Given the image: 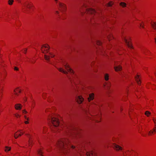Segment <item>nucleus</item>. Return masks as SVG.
Wrapping results in <instances>:
<instances>
[{
  "label": "nucleus",
  "mask_w": 156,
  "mask_h": 156,
  "mask_svg": "<svg viewBox=\"0 0 156 156\" xmlns=\"http://www.w3.org/2000/svg\"><path fill=\"white\" fill-rule=\"evenodd\" d=\"M59 116L56 114L49 115L48 119L50 120L52 126L50 127L51 131L53 133L60 132L62 130L61 127H58L60 123Z\"/></svg>",
  "instance_id": "f257e3e1"
},
{
  "label": "nucleus",
  "mask_w": 156,
  "mask_h": 156,
  "mask_svg": "<svg viewBox=\"0 0 156 156\" xmlns=\"http://www.w3.org/2000/svg\"><path fill=\"white\" fill-rule=\"evenodd\" d=\"M57 145L62 153L66 154L69 152L70 145H69V141L67 139H60L57 142Z\"/></svg>",
  "instance_id": "f03ea898"
},
{
  "label": "nucleus",
  "mask_w": 156,
  "mask_h": 156,
  "mask_svg": "<svg viewBox=\"0 0 156 156\" xmlns=\"http://www.w3.org/2000/svg\"><path fill=\"white\" fill-rule=\"evenodd\" d=\"M65 67L67 71L65 70L62 68L58 69V70L65 74L70 73L72 75V77L73 78V80H71L72 82H73L75 84H76V82L79 80L77 76L75 74L73 71L70 68L68 64H66L65 65Z\"/></svg>",
  "instance_id": "7ed1b4c3"
},
{
  "label": "nucleus",
  "mask_w": 156,
  "mask_h": 156,
  "mask_svg": "<svg viewBox=\"0 0 156 156\" xmlns=\"http://www.w3.org/2000/svg\"><path fill=\"white\" fill-rule=\"evenodd\" d=\"M49 49V46L48 44H44L41 48V52L46 54L44 55V58L47 61H48L50 58H53L55 56V55L52 53H48Z\"/></svg>",
  "instance_id": "20e7f679"
},
{
  "label": "nucleus",
  "mask_w": 156,
  "mask_h": 156,
  "mask_svg": "<svg viewBox=\"0 0 156 156\" xmlns=\"http://www.w3.org/2000/svg\"><path fill=\"white\" fill-rule=\"evenodd\" d=\"M25 7L31 10H33L34 8V6L32 2H26L24 5V7L22 8L23 11L25 13H28L29 11L24 8Z\"/></svg>",
  "instance_id": "39448f33"
},
{
  "label": "nucleus",
  "mask_w": 156,
  "mask_h": 156,
  "mask_svg": "<svg viewBox=\"0 0 156 156\" xmlns=\"http://www.w3.org/2000/svg\"><path fill=\"white\" fill-rule=\"evenodd\" d=\"M27 136L29 138V140L28 141V145H26L23 146V147L25 148H28V151L29 150L30 151V149H31L33 145L34 141L32 139V136L31 135L29 134H27ZM28 151H26L27 153Z\"/></svg>",
  "instance_id": "423d86ee"
},
{
  "label": "nucleus",
  "mask_w": 156,
  "mask_h": 156,
  "mask_svg": "<svg viewBox=\"0 0 156 156\" xmlns=\"http://www.w3.org/2000/svg\"><path fill=\"white\" fill-rule=\"evenodd\" d=\"M91 117H89V119L90 120H94L96 122H98L101 121V114H100L98 115L95 116L90 115Z\"/></svg>",
  "instance_id": "0eeeda50"
},
{
  "label": "nucleus",
  "mask_w": 156,
  "mask_h": 156,
  "mask_svg": "<svg viewBox=\"0 0 156 156\" xmlns=\"http://www.w3.org/2000/svg\"><path fill=\"white\" fill-rule=\"evenodd\" d=\"M25 133V131L23 130H20L17 131L14 134V137L17 139L19 137L21 136Z\"/></svg>",
  "instance_id": "6e6552de"
},
{
  "label": "nucleus",
  "mask_w": 156,
  "mask_h": 156,
  "mask_svg": "<svg viewBox=\"0 0 156 156\" xmlns=\"http://www.w3.org/2000/svg\"><path fill=\"white\" fill-rule=\"evenodd\" d=\"M135 152L133 150H128L123 153L122 156H135Z\"/></svg>",
  "instance_id": "1a4fd4ad"
},
{
  "label": "nucleus",
  "mask_w": 156,
  "mask_h": 156,
  "mask_svg": "<svg viewBox=\"0 0 156 156\" xmlns=\"http://www.w3.org/2000/svg\"><path fill=\"white\" fill-rule=\"evenodd\" d=\"M124 40L128 47L130 49H132L133 47L130 38L129 37H125Z\"/></svg>",
  "instance_id": "9d476101"
},
{
  "label": "nucleus",
  "mask_w": 156,
  "mask_h": 156,
  "mask_svg": "<svg viewBox=\"0 0 156 156\" xmlns=\"http://www.w3.org/2000/svg\"><path fill=\"white\" fill-rule=\"evenodd\" d=\"M56 109V108L55 107H48L46 109L45 112L46 113L49 112L51 113V114L49 115H55V114L54 113Z\"/></svg>",
  "instance_id": "9b49d317"
},
{
  "label": "nucleus",
  "mask_w": 156,
  "mask_h": 156,
  "mask_svg": "<svg viewBox=\"0 0 156 156\" xmlns=\"http://www.w3.org/2000/svg\"><path fill=\"white\" fill-rule=\"evenodd\" d=\"M83 153L84 154L86 153L87 156H97L96 153L94 151L87 152L86 153L85 150H83Z\"/></svg>",
  "instance_id": "f8f14e48"
},
{
  "label": "nucleus",
  "mask_w": 156,
  "mask_h": 156,
  "mask_svg": "<svg viewBox=\"0 0 156 156\" xmlns=\"http://www.w3.org/2000/svg\"><path fill=\"white\" fill-rule=\"evenodd\" d=\"M59 10L62 12H65L66 10V6L65 4L63 3L59 2Z\"/></svg>",
  "instance_id": "ddd939ff"
},
{
  "label": "nucleus",
  "mask_w": 156,
  "mask_h": 156,
  "mask_svg": "<svg viewBox=\"0 0 156 156\" xmlns=\"http://www.w3.org/2000/svg\"><path fill=\"white\" fill-rule=\"evenodd\" d=\"M113 147L116 151H121L122 150V146L115 143H114L113 144Z\"/></svg>",
  "instance_id": "4468645a"
},
{
  "label": "nucleus",
  "mask_w": 156,
  "mask_h": 156,
  "mask_svg": "<svg viewBox=\"0 0 156 156\" xmlns=\"http://www.w3.org/2000/svg\"><path fill=\"white\" fill-rule=\"evenodd\" d=\"M14 92L15 95L18 96L21 92V90L20 87L16 88L14 89Z\"/></svg>",
  "instance_id": "2eb2a0df"
},
{
  "label": "nucleus",
  "mask_w": 156,
  "mask_h": 156,
  "mask_svg": "<svg viewBox=\"0 0 156 156\" xmlns=\"http://www.w3.org/2000/svg\"><path fill=\"white\" fill-rule=\"evenodd\" d=\"M76 101L79 104H81L84 101V98L82 96H78L76 98Z\"/></svg>",
  "instance_id": "dca6fc26"
},
{
  "label": "nucleus",
  "mask_w": 156,
  "mask_h": 156,
  "mask_svg": "<svg viewBox=\"0 0 156 156\" xmlns=\"http://www.w3.org/2000/svg\"><path fill=\"white\" fill-rule=\"evenodd\" d=\"M156 133V127H154L148 132V135L149 136H152L154 135Z\"/></svg>",
  "instance_id": "f3484780"
},
{
  "label": "nucleus",
  "mask_w": 156,
  "mask_h": 156,
  "mask_svg": "<svg viewBox=\"0 0 156 156\" xmlns=\"http://www.w3.org/2000/svg\"><path fill=\"white\" fill-rule=\"evenodd\" d=\"M23 105L17 103L14 105V108L16 110L20 111L21 110Z\"/></svg>",
  "instance_id": "a211bd4d"
},
{
  "label": "nucleus",
  "mask_w": 156,
  "mask_h": 156,
  "mask_svg": "<svg viewBox=\"0 0 156 156\" xmlns=\"http://www.w3.org/2000/svg\"><path fill=\"white\" fill-rule=\"evenodd\" d=\"M94 93H91L89 94V97L87 98L88 101L89 102L94 100Z\"/></svg>",
  "instance_id": "6ab92c4d"
},
{
  "label": "nucleus",
  "mask_w": 156,
  "mask_h": 156,
  "mask_svg": "<svg viewBox=\"0 0 156 156\" xmlns=\"http://www.w3.org/2000/svg\"><path fill=\"white\" fill-rule=\"evenodd\" d=\"M86 12L87 14H93L95 13V11L94 9L89 8L87 9Z\"/></svg>",
  "instance_id": "aec40b11"
},
{
  "label": "nucleus",
  "mask_w": 156,
  "mask_h": 156,
  "mask_svg": "<svg viewBox=\"0 0 156 156\" xmlns=\"http://www.w3.org/2000/svg\"><path fill=\"white\" fill-rule=\"evenodd\" d=\"M140 78L141 77L138 74H137L135 77L136 81L137 84L139 85L141 83Z\"/></svg>",
  "instance_id": "412c9836"
},
{
  "label": "nucleus",
  "mask_w": 156,
  "mask_h": 156,
  "mask_svg": "<svg viewBox=\"0 0 156 156\" xmlns=\"http://www.w3.org/2000/svg\"><path fill=\"white\" fill-rule=\"evenodd\" d=\"M114 68L116 71H121L122 69V66L120 65L115 66Z\"/></svg>",
  "instance_id": "4be33fe9"
},
{
  "label": "nucleus",
  "mask_w": 156,
  "mask_h": 156,
  "mask_svg": "<svg viewBox=\"0 0 156 156\" xmlns=\"http://www.w3.org/2000/svg\"><path fill=\"white\" fill-rule=\"evenodd\" d=\"M24 118L26 120L25 121L24 123L26 124H27L29 123L30 118L29 117H27L26 115H24Z\"/></svg>",
  "instance_id": "5701e85b"
},
{
  "label": "nucleus",
  "mask_w": 156,
  "mask_h": 156,
  "mask_svg": "<svg viewBox=\"0 0 156 156\" xmlns=\"http://www.w3.org/2000/svg\"><path fill=\"white\" fill-rule=\"evenodd\" d=\"M73 130L74 131L72 132H73V133H74V134H72V135L73 136V137H74L75 136H74L75 135L76 136L77 135H78V129L77 128H75L73 129Z\"/></svg>",
  "instance_id": "b1692460"
},
{
  "label": "nucleus",
  "mask_w": 156,
  "mask_h": 156,
  "mask_svg": "<svg viewBox=\"0 0 156 156\" xmlns=\"http://www.w3.org/2000/svg\"><path fill=\"white\" fill-rule=\"evenodd\" d=\"M151 23L152 28L154 30L156 29V22L151 21Z\"/></svg>",
  "instance_id": "393cba45"
},
{
  "label": "nucleus",
  "mask_w": 156,
  "mask_h": 156,
  "mask_svg": "<svg viewBox=\"0 0 156 156\" xmlns=\"http://www.w3.org/2000/svg\"><path fill=\"white\" fill-rule=\"evenodd\" d=\"M104 85L105 87L109 88L111 86V83L110 82H105L104 83Z\"/></svg>",
  "instance_id": "a878e982"
},
{
  "label": "nucleus",
  "mask_w": 156,
  "mask_h": 156,
  "mask_svg": "<svg viewBox=\"0 0 156 156\" xmlns=\"http://www.w3.org/2000/svg\"><path fill=\"white\" fill-rule=\"evenodd\" d=\"M76 150L78 152L80 153L81 155H83V154H82V150L80 149L78 146H77L76 148Z\"/></svg>",
  "instance_id": "bb28decb"
},
{
  "label": "nucleus",
  "mask_w": 156,
  "mask_h": 156,
  "mask_svg": "<svg viewBox=\"0 0 156 156\" xmlns=\"http://www.w3.org/2000/svg\"><path fill=\"white\" fill-rule=\"evenodd\" d=\"M104 77L105 80L108 81L109 79V75L108 73L105 74Z\"/></svg>",
  "instance_id": "cd10ccee"
},
{
  "label": "nucleus",
  "mask_w": 156,
  "mask_h": 156,
  "mask_svg": "<svg viewBox=\"0 0 156 156\" xmlns=\"http://www.w3.org/2000/svg\"><path fill=\"white\" fill-rule=\"evenodd\" d=\"M143 53L146 55H150L151 53L150 51L148 49H145Z\"/></svg>",
  "instance_id": "c85d7f7f"
},
{
  "label": "nucleus",
  "mask_w": 156,
  "mask_h": 156,
  "mask_svg": "<svg viewBox=\"0 0 156 156\" xmlns=\"http://www.w3.org/2000/svg\"><path fill=\"white\" fill-rule=\"evenodd\" d=\"M13 115L15 117L17 118H20L21 117V115L18 112L14 113Z\"/></svg>",
  "instance_id": "c756f323"
},
{
  "label": "nucleus",
  "mask_w": 156,
  "mask_h": 156,
  "mask_svg": "<svg viewBox=\"0 0 156 156\" xmlns=\"http://www.w3.org/2000/svg\"><path fill=\"white\" fill-rule=\"evenodd\" d=\"M48 130V128L46 127H44L43 129V131H42V133L44 134L46 133Z\"/></svg>",
  "instance_id": "7c9ffc66"
},
{
  "label": "nucleus",
  "mask_w": 156,
  "mask_h": 156,
  "mask_svg": "<svg viewBox=\"0 0 156 156\" xmlns=\"http://www.w3.org/2000/svg\"><path fill=\"white\" fill-rule=\"evenodd\" d=\"M154 101L153 100H151L149 101L148 103V106H152L153 105Z\"/></svg>",
  "instance_id": "2f4dec72"
},
{
  "label": "nucleus",
  "mask_w": 156,
  "mask_h": 156,
  "mask_svg": "<svg viewBox=\"0 0 156 156\" xmlns=\"http://www.w3.org/2000/svg\"><path fill=\"white\" fill-rule=\"evenodd\" d=\"M119 5L123 8L126 7V3L124 2H121L119 3Z\"/></svg>",
  "instance_id": "473e14b6"
},
{
  "label": "nucleus",
  "mask_w": 156,
  "mask_h": 156,
  "mask_svg": "<svg viewBox=\"0 0 156 156\" xmlns=\"http://www.w3.org/2000/svg\"><path fill=\"white\" fill-rule=\"evenodd\" d=\"M38 154L40 156H44L43 155V152L42 150V149L41 148L38 151Z\"/></svg>",
  "instance_id": "72a5a7b5"
},
{
  "label": "nucleus",
  "mask_w": 156,
  "mask_h": 156,
  "mask_svg": "<svg viewBox=\"0 0 156 156\" xmlns=\"http://www.w3.org/2000/svg\"><path fill=\"white\" fill-rule=\"evenodd\" d=\"M14 2V0H8V3L9 5H13Z\"/></svg>",
  "instance_id": "f704fd0d"
},
{
  "label": "nucleus",
  "mask_w": 156,
  "mask_h": 156,
  "mask_svg": "<svg viewBox=\"0 0 156 156\" xmlns=\"http://www.w3.org/2000/svg\"><path fill=\"white\" fill-rule=\"evenodd\" d=\"M11 150V147H9L8 146H6L5 147V151L6 152H8L9 151Z\"/></svg>",
  "instance_id": "c9c22d12"
},
{
  "label": "nucleus",
  "mask_w": 156,
  "mask_h": 156,
  "mask_svg": "<svg viewBox=\"0 0 156 156\" xmlns=\"http://www.w3.org/2000/svg\"><path fill=\"white\" fill-rule=\"evenodd\" d=\"M145 114L147 117H149L151 115V113L149 111H146L145 112Z\"/></svg>",
  "instance_id": "e433bc0d"
},
{
  "label": "nucleus",
  "mask_w": 156,
  "mask_h": 156,
  "mask_svg": "<svg viewBox=\"0 0 156 156\" xmlns=\"http://www.w3.org/2000/svg\"><path fill=\"white\" fill-rule=\"evenodd\" d=\"M108 38L109 40V41H110L113 38V36L112 34H110L108 36Z\"/></svg>",
  "instance_id": "4c0bfd02"
},
{
  "label": "nucleus",
  "mask_w": 156,
  "mask_h": 156,
  "mask_svg": "<svg viewBox=\"0 0 156 156\" xmlns=\"http://www.w3.org/2000/svg\"><path fill=\"white\" fill-rule=\"evenodd\" d=\"M31 107L33 108L35 107V101L34 100H33L31 102Z\"/></svg>",
  "instance_id": "58836bf2"
},
{
  "label": "nucleus",
  "mask_w": 156,
  "mask_h": 156,
  "mask_svg": "<svg viewBox=\"0 0 156 156\" xmlns=\"http://www.w3.org/2000/svg\"><path fill=\"white\" fill-rule=\"evenodd\" d=\"M113 2L112 1H110L107 4V6H111L113 4Z\"/></svg>",
  "instance_id": "ea45409f"
},
{
  "label": "nucleus",
  "mask_w": 156,
  "mask_h": 156,
  "mask_svg": "<svg viewBox=\"0 0 156 156\" xmlns=\"http://www.w3.org/2000/svg\"><path fill=\"white\" fill-rule=\"evenodd\" d=\"M22 112L23 114L24 115L28 113L27 112L25 109L23 110H22Z\"/></svg>",
  "instance_id": "a19ab883"
},
{
  "label": "nucleus",
  "mask_w": 156,
  "mask_h": 156,
  "mask_svg": "<svg viewBox=\"0 0 156 156\" xmlns=\"http://www.w3.org/2000/svg\"><path fill=\"white\" fill-rule=\"evenodd\" d=\"M47 94L45 93H43L42 95V97L44 99H46L47 97Z\"/></svg>",
  "instance_id": "79ce46f5"
},
{
  "label": "nucleus",
  "mask_w": 156,
  "mask_h": 156,
  "mask_svg": "<svg viewBox=\"0 0 156 156\" xmlns=\"http://www.w3.org/2000/svg\"><path fill=\"white\" fill-rule=\"evenodd\" d=\"M140 26L141 27L144 28V25L143 22H142L140 24Z\"/></svg>",
  "instance_id": "37998d69"
},
{
  "label": "nucleus",
  "mask_w": 156,
  "mask_h": 156,
  "mask_svg": "<svg viewBox=\"0 0 156 156\" xmlns=\"http://www.w3.org/2000/svg\"><path fill=\"white\" fill-rule=\"evenodd\" d=\"M97 44L98 45H100L102 44V42L98 40L96 42Z\"/></svg>",
  "instance_id": "c03bdc74"
},
{
  "label": "nucleus",
  "mask_w": 156,
  "mask_h": 156,
  "mask_svg": "<svg viewBox=\"0 0 156 156\" xmlns=\"http://www.w3.org/2000/svg\"><path fill=\"white\" fill-rule=\"evenodd\" d=\"M153 122H154V127H156V119L154 118L153 119Z\"/></svg>",
  "instance_id": "a18cd8bd"
},
{
  "label": "nucleus",
  "mask_w": 156,
  "mask_h": 156,
  "mask_svg": "<svg viewBox=\"0 0 156 156\" xmlns=\"http://www.w3.org/2000/svg\"><path fill=\"white\" fill-rule=\"evenodd\" d=\"M27 51V49L25 48L22 51H23V53L25 54L26 53Z\"/></svg>",
  "instance_id": "49530a36"
},
{
  "label": "nucleus",
  "mask_w": 156,
  "mask_h": 156,
  "mask_svg": "<svg viewBox=\"0 0 156 156\" xmlns=\"http://www.w3.org/2000/svg\"><path fill=\"white\" fill-rule=\"evenodd\" d=\"M14 70L15 71H18L19 70V69L17 67H15L14 68Z\"/></svg>",
  "instance_id": "de8ad7c7"
},
{
  "label": "nucleus",
  "mask_w": 156,
  "mask_h": 156,
  "mask_svg": "<svg viewBox=\"0 0 156 156\" xmlns=\"http://www.w3.org/2000/svg\"><path fill=\"white\" fill-rule=\"evenodd\" d=\"M71 148H72V149H74V148H75V146H74L72 145V146H71Z\"/></svg>",
  "instance_id": "09e8293b"
},
{
  "label": "nucleus",
  "mask_w": 156,
  "mask_h": 156,
  "mask_svg": "<svg viewBox=\"0 0 156 156\" xmlns=\"http://www.w3.org/2000/svg\"><path fill=\"white\" fill-rule=\"evenodd\" d=\"M21 25V23H19V25H16V26L17 27H20Z\"/></svg>",
  "instance_id": "8fccbe9b"
},
{
  "label": "nucleus",
  "mask_w": 156,
  "mask_h": 156,
  "mask_svg": "<svg viewBox=\"0 0 156 156\" xmlns=\"http://www.w3.org/2000/svg\"><path fill=\"white\" fill-rule=\"evenodd\" d=\"M151 85V83H148L146 85V87L147 88H149V86H148V85Z\"/></svg>",
  "instance_id": "3c124183"
},
{
  "label": "nucleus",
  "mask_w": 156,
  "mask_h": 156,
  "mask_svg": "<svg viewBox=\"0 0 156 156\" xmlns=\"http://www.w3.org/2000/svg\"><path fill=\"white\" fill-rule=\"evenodd\" d=\"M59 13V12L58 11H56L55 12V14H58Z\"/></svg>",
  "instance_id": "603ef678"
},
{
  "label": "nucleus",
  "mask_w": 156,
  "mask_h": 156,
  "mask_svg": "<svg viewBox=\"0 0 156 156\" xmlns=\"http://www.w3.org/2000/svg\"><path fill=\"white\" fill-rule=\"evenodd\" d=\"M27 98L26 97L24 98V100L25 101H27Z\"/></svg>",
  "instance_id": "864d4df0"
},
{
  "label": "nucleus",
  "mask_w": 156,
  "mask_h": 156,
  "mask_svg": "<svg viewBox=\"0 0 156 156\" xmlns=\"http://www.w3.org/2000/svg\"><path fill=\"white\" fill-rule=\"evenodd\" d=\"M83 7H84L86 8V7H87V5H86L85 4H84V5H83Z\"/></svg>",
  "instance_id": "5fc2aeb1"
},
{
  "label": "nucleus",
  "mask_w": 156,
  "mask_h": 156,
  "mask_svg": "<svg viewBox=\"0 0 156 156\" xmlns=\"http://www.w3.org/2000/svg\"><path fill=\"white\" fill-rule=\"evenodd\" d=\"M154 40H155V44H156V38H154Z\"/></svg>",
  "instance_id": "6e6d98bb"
},
{
  "label": "nucleus",
  "mask_w": 156,
  "mask_h": 156,
  "mask_svg": "<svg viewBox=\"0 0 156 156\" xmlns=\"http://www.w3.org/2000/svg\"><path fill=\"white\" fill-rule=\"evenodd\" d=\"M55 2L56 3H57V2H58V0H55Z\"/></svg>",
  "instance_id": "4d7b16f0"
},
{
  "label": "nucleus",
  "mask_w": 156,
  "mask_h": 156,
  "mask_svg": "<svg viewBox=\"0 0 156 156\" xmlns=\"http://www.w3.org/2000/svg\"><path fill=\"white\" fill-rule=\"evenodd\" d=\"M31 62L32 63H35V62Z\"/></svg>",
  "instance_id": "13d9d810"
},
{
  "label": "nucleus",
  "mask_w": 156,
  "mask_h": 156,
  "mask_svg": "<svg viewBox=\"0 0 156 156\" xmlns=\"http://www.w3.org/2000/svg\"><path fill=\"white\" fill-rule=\"evenodd\" d=\"M94 62H93L92 63H91V65H92L93 64H94Z\"/></svg>",
  "instance_id": "bf43d9fd"
},
{
  "label": "nucleus",
  "mask_w": 156,
  "mask_h": 156,
  "mask_svg": "<svg viewBox=\"0 0 156 156\" xmlns=\"http://www.w3.org/2000/svg\"><path fill=\"white\" fill-rule=\"evenodd\" d=\"M121 111H122L123 110V109H122L121 108Z\"/></svg>",
  "instance_id": "052dcab7"
},
{
  "label": "nucleus",
  "mask_w": 156,
  "mask_h": 156,
  "mask_svg": "<svg viewBox=\"0 0 156 156\" xmlns=\"http://www.w3.org/2000/svg\"><path fill=\"white\" fill-rule=\"evenodd\" d=\"M61 19H63V18H62V17H61Z\"/></svg>",
  "instance_id": "680f3d73"
},
{
  "label": "nucleus",
  "mask_w": 156,
  "mask_h": 156,
  "mask_svg": "<svg viewBox=\"0 0 156 156\" xmlns=\"http://www.w3.org/2000/svg\"><path fill=\"white\" fill-rule=\"evenodd\" d=\"M149 85V84H148V86H149V85Z\"/></svg>",
  "instance_id": "e2e57ef3"
},
{
  "label": "nucleus",
  "mask_w": 156,
  "mask_h": 156,
  "mask_svg": "<svg viewBox=\"0 0 156 156\" xmlns=\"http://www.w3.org/2000/svg\"><path fill=\"white\" fill-rule=\"evenodd\" d=\"M103 54V55H105L104 54Z\"/></svg>",
  "instance_id": "0e129e2a"
},
{
  "label": "nucleus",
  "mask_w": 156,
  "mask_h": 156,
  "mask_svg": "<svg viewBox=\"0 0 156 156\" xmlns=\"http://www.w3.org/2000/svg\"><path fill=\"white\" fill-rule=\"evenodd\" d=\"M48 101H49L48 99Z\"/></svg>",
  "instance_id": "69168bd1"
}]
</instances>
